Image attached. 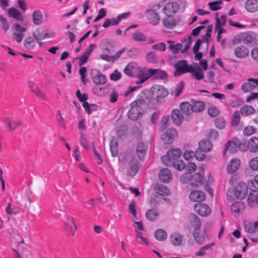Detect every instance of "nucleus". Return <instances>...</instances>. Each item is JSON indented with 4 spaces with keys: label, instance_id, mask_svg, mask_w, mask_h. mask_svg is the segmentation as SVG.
<instances>
[{
    "label": "nucleus",
    "instance_id": "1",
    "mask_svg": "<svg viewBox=\"0 0 258 258\" xmlns=\"http://www.w3.org/2000/svg\"><path fill=\"white\" fill-rule=\"evenodd\" d=\"M182 153L180 148H172L168 151L166 155L162 156L161 159L165 165L182 171L186 166V163L183 160L178 159Z\"/></svg>",
    "mask_w": 258,
    "mask_h": 258
},
{
    "label": "nucleus",
    "instance_id": "2",
    "mask_svg": "<svg viewBox=\"0 0 258 258\" xmlns=\"http://www.w3.org/2000/svg\"><path fill=\"white\" fill-rule=\"evenodd\" d=\"M249 147L246 140H240L238 137H234L225 144L223 154L225 155L227 151H229L231 154L236 153L238 151L245 152Z\"/></svg>",
    "mask_w": 258,
    "mask_h": 258
},
{
    "label": "nucleus",
    "instance_id": "3",
    "mask_svg": "<svg viewBox=\"0 0 258 258\" xmlns=\"http://www.w3.org/2000/svg\"><path fill=\"white\" fill-rule=\"evenodd\" d=\"M248 193L247 186L244 182H240L235 187H230L227 191V199H243Z\"/></svg>",
    "mask_w": 258,
    "mask_h": 258
},
{
    "label": "nucleus",
    "instance_id": "4",
    "mask_svg": "<svg viewBox=\"0 0 258 258\" xmlns=\"http://www.w3.org/2000/svg\"><path fill=\"white\" fill-rule=\"evenodd\" d=\"M151 77H154L155 79L164 80L168 78L167 73L160 69H149L145 74L140 76V80L137 82V84H140L147 80Z\"/></svg>",
    "mask_w": 258,
    "mask_h": 258
},
{
    "label": "nucleus",
    "instance_id": "5",
    "mask_svg": "<svg viewBox=\"0 0 258 258\" xmlns=\"http://www.w3.org/2000/svg\"><path fill=\"white\" fill-rule=\"evenodd\" d=\"M175 71L174 73V76H179L188 72L194 71V67L191 64H187V61L185 59L178 60L174 65Z\"/></svg>",
    "mask_w": 258,
    "mask_h": 258
},
{
    "label": "nucleus",
    "instance_id": "6",
    "mask_svg": "<svg viewBox=\"0 0 258 258\" xmlns=\"http://www.w3.org/2000/svg\"><path fill=\"white\" fill-rule=\"evenodd\" d=\"M139 96L149 107L153 108L155 105H156L154 93L151 90H145L139 95Z\"/></svg>",
    "mask_w": 258,
    "mask_h": 258
},
{
    "label": "nucleus",
    "instance_id": "7",
    "mask_svg": "<svg viewBox=\"0 0 258 258\" xmlns=\"http://www.w3.org/2000/svg\"><path fill=\"white\" fill-rule=\"evenodd\" d=\"M177 136L176 130L173 127H170L162 134L161 139L163 144L168 145L171 144Z\"/></svg>",
    "mask_w": 258,
    "mask_h": 258
},
{
    "label": "nucleus",
    "instance_id": "8",
    "mask_svg": "<svg viewBox=\"0 0 258 258\" xmlns=\"http://www.w3.org/2000/svg\"><path fill=\"white\" fill-rule=\"evenodd\" d=\"M188 181L189 184L194 187H198L202 185L206 179L204 171L202 170V173H195L187 177Z\"/></svg>",
    "mask_w": 258,
    "mask_h": 258
},
{
    "label": "nucleus",
    "instance_id": "9",
    "mask_svg": "<svg viewBox=\"0 0 258 258\" xmlns=\"http://www.w3.org/2000/svg\"><path fill=\"white\" fill-rule=\"evenodd\" d=\"M91 78L93 83L97 85H103L107 82V78L105 75L96 69H92L91 72Z\"/></svg>",
    "mask_w": 258,
    "mask_h": 258
},
{
    "label": "nucleus",
    "instance_id": "10",
    "mask_svg": "<svg viewBox=\"0 0 258 258\" xmlns=\"http://www.w3.org/2000/svg\"><path fill=\"white\" fill-rule=\"evenodd\" d=\"M194 209L196 213L203 217L207 216L211 213L210 207L208 205L201 202L196 204L194 205Z\"/></svg>",
    "mask_w": 258,
    "mask_h": 258
},
{
    "label": "nucleus",
    "instance_id": "11",
    "mask_svg": "<svg viewBox=\"0 0 258 258\" xmlns=\"http://www.w3.org/2000/svg\"><path fill=\"white\" fill-rule=\"evenodd\" d=\"M179 9V6L176 2H171L167 3L163 8V11L166 16H172L177 12Z\"/></svg>",
    "mask_w": 258,
    "mask_h": 258
},
{
    "label": "nucleus",
    "instance_id": "12",
    "mask_svg": "<svg viewBox=\"0 0 258 258\" xmlns=\"http://www.w3.org/2000/svg\"><path fill=\"white\" fill-rule=\"evenodd\" d=\"M206 195L205 192L199 190H194L189 194L190 200L194 202L201 203L206 199Z\"/></svg>",
    "mask_w": 258,
    "mask_h": 258
},
{
    "label": "nucleus",
    "instance_id": "13",
    "mask_svg": "<svg viewBox=\"0 0 258 258\" xmlns=\"http://www.w3.org/2000/svg\"><path fill=\"white\" fill-rule=\"evenodd\" d=\"M148 147L143 142L138 143L136 147V153L139 159L141 160H144L147 154Z\"/></svg>",
    "mask_w": 258,
    "mask_h": 258
},
{
    "label": "nucleus",
    "instance_id": "14",
    "mask_svg": "<svg viewBox=\"0 0 258 258\" xmlns=\"http://www.w3.org/2000/svg\"><path fill=\"white\" fill-rule=\"evenodd\" d=\"M131 109L128 111V117L133 120H136L141 117L143 114L142 110L130 105Z\"/></svg>",
    "mask_w": 258,
    "mask_h": 258
},
{
    "label": "nucleus",
    "instance_id": "15",
    "mask_svg": "<svg viewBox=\"0 0 258 258\" xmlns=\"http://www.w3.org/2000/svg\"><path fill=\"white\" fill-rule=\"evenodd\" d=\"M173 122L176 125L179 126L183 120V116L181 111L178 109H173L171 113Z\"/></svg>",
    "mask_w": 258,
    "mask_h": 258
},
{
    "label": "nucleus",
    "instance_id": "16",
    "mask_svg": "<svg viewBox=\"0 0 258 258\" xmlns=\"http://www.w3.org/2000/svg\"><path fill=\"white\" fill-rule=\"evenodd\" d=\"M168 94V91L167 89L162 86H159L157 90L154 93V98L156 104L161 102V99L166 97Z\"/></svg>",
    "mask_w": 258,
    "mask_h": 258
},
{
    "label": "nucleus",
    "instance_id": "17",
    "mask_svg": "<svg viewBox=\"0 0 258 258\" xmlns=\"http://www.w3.org/2000/svg\"><path fill=\"white\" fill-rule=\"evenodd\" d=\"M249 50L244 45L237 46L234 50V54L237 58H245L249 54Z\"/></svg>",
    "mask_w": 258,
    "mask_h": 258
},
{
    "label": "nucleus",
    "instance_id": "18",
    "mask_svg": "<svg viewBox=\"0 0 258 258\" xmlns=\"http://www.w3.org/2000/svg\"><path fill=\"white\" fill-rule=\"evenodd\" d=\"M159 179L165 183H168L172 179L171 171L167 168L162 169L159 173Z\"/></svg>",
    "mask_w": 258,
    "mask_h": 258
},
{
    "label": "nucleus",
    "instance_id": "19",
    "mask_svg": "<svg viewBox=\"0 0 258 258\" xmlns=\"http://www.w3.org/2000/svg\"><path fill=\"white\" fill-rule=\"evenodd\" d=\"M139 162L135 159H133L130 161V167L127 170V175L134 176L138 172L140 168Z\"/></svg>",
    "mask_w": 258,
    "mask_h": 258
},
{
    "label": "nucleus",
    "instance_id": "20",
    "mask_svg": "<svg viewBox=\"0 0 258 258\" xmlns=\"http://www.w3.org/2000/svg\"><path fill=\"white\" fill-rule=\"evenodd\" d=\"M240 161L238 158L232 159L227 166V172L232 174L236 172L240 167Z\"/></svg>",
    "mask_w": 258,
    "mask_h": 258
},
{
    "label": "nucleus",
    "instance_id": "21",
    "mask_svg": "<svg viewBox=\"0 0 258 258\" xmlns=\"http://www.w3.org/2000/svg\"><path fill=\"white\" fill-rule=\"evenodd\" d=\"M213 146L211 142L208 139H203L199 143V148L204 153L211 151L213 149Z\"/></svg>",
    "mask_w": 258,
    "mask_h": 258
},
{
    "label": "nucleus",
    "instance_id": "22",
    "mask_svg": "<svg viewBox=\"0 0 258 258\" xmlns=\"http://www.w3.org/2000/svg\"><path fill=\"white\" fill-rule=\"evenodd\" d=\"M190 225L195 228L194 230H199L201 227V221L200 218L195 214H190L188 217Z\"/></svg>",
    "mask_w": 258,
    "mask_h": 258
},
{
    "label": "nucleus",
    "instance_id": "23",
    "mask_svg": "<svg viewBox=\"0 0 258 258\" xmlns=\"http://www.w3.org/2000/svg\"><path fill=\"white\" fill-rule=\"evenodd\" d=\"M148 20L153 25L156 26L160 20V16L157 12L154 10L148 11Z\"/></svg>",
    "mask_w": 258,
    "mask_h": 258
},
{
    "label": "nucleus",
    "instance_id": "24",
    "mask_svg": "<svg viewBox=\"0 0 258 258\" xmlns=\"http://www.w3.org/2000/svg\"><path fill=\"white\" fill-rule=\"evenodd\" d=\"M246 10L249 12H255L258 10V0H247L245 4Z\"/></svg>",
    "mask_w": 258,
    "mask_h": 258
},
{
    "label": "nucleus",
    "instance_id": "25",
    "mask_svg": "<svg viewBox=\"0 0 258 258\" xmlns=\"http://www.w3.org/2000/svg\"><path fill=\"white\" fill-rule=\"evenodd\" d=\"M182 239L183 236L176 232L171 234L169 236L170 243L175 246H178L181 244Z\"/></svg>",
    "mask_w": 258,
    "mask_h": 258
},
{
    "label": "nucleus",
    "instance_id": "26",
    "mask_svg": "<svg viewBox=\"0 0 258 258\" xmlns=\"http://www.w3.org/2000/svg\"><path fill=\"white\" fill-rule=\"evenodd\" d=\"M163 26L168 29H172L176 26V22L173 16H167L163 19Z\"/></svg>",
    "mask_w": 258,
    "mask_h": 258
},
{
    "label": "nucleus",
    "instance_id": "27",
    "mask_svg": "<svg viewBox=\"0 0 258 258\" xmlns=\"http://www.w3.org/2000/svg\"><path fill=\"white\" fill-rule=\"evenodd\" d=\"M191 109L192 112H199L203 111L205 107V104L203 101L194 100L191 99Z\"/></svg>",
    "mask_w": 258,
    "mask_h": 258
},
{
    "label": "nucleus",
    "instance_id": "28",
    "mask_svg": "<svg viewBox=\"0 0 258 258\" xmlns=\"http://www.w3.org/2000/svg\"><path fill=\"white\" fill-rule=\"evenodd\" d=\"M156 192L161 196H168L170 194V190L166 186L163 184H157L154 187Z\"/></svg>",
    "mask_w": 258,
    "mask_h": 258
},
{
    "label": "nucleus",
    "instance_id": "29",
    "mask_svg": "<svg viewBox=\"0 0 258 258\" xmlns=\"http://www.w3.org/2000/svg\"><path fill=\"white\" fill-rule=\"evenodd\" d=\"M8 14L9 17H11L19 21H23V17L21 13L16 8H11L8 11Z\"/></svg>",
    "mask_w": 258,
    "mask_h": 258
},
{
    "label": "nucleus",
    "instance_id": "30",
    "mask_svg": "<svg viewBox=\"0 0 258 258\" xmlns=\"http://www.w3.org/2000/svg\"><path fill=\"white\" fill-rule=\"evenodd\" d=\"M136 67L137 64L135 62H130L126 65L123 72L126 75L130 77H133L135 74Z\"/></svg>",
    "mask_w": 258,
    "mask_h": 258
},
{
    "label": "nucleus",
    "instance_id": "31",
    "mask_svg": "<svg viewBox=\"0 0 258 258\" xmlns=\"http://www.w3.org/2000/svg\"><path fill=\"white\" fill-rule=\"evenodd\" d=\"M145 216L147 220L153 222L158 219L159 213L155 209H150L146 212Z\"/></svg>",
    "mask_w": 258,
    "mask_h": 258
},
{
    "label": "nucleus",
    "instance_id": "32",
    "mask_svg": "<svg viewBox=\"0 0 258 258\" xmlns=\"http://www.w3.org/2000/svg\"><path fill=\"white\" fill-rule=\"evenodd\" d=\"M245 207L244 203L242 201H238L233 203L231 207L232 213H238L244 210Z\"/></svg>",
    "mask_w": 258,
    "mask_h": 258
},
{
    "label": "nucleus",
    "instance_id": "33",
    "mask_svg": "<svg viewBox=\"0 0 258 258\" xmlns=\"http://www.w3.org/2000/svg\"><path fill=\"white\" fill-rule=\"evenodd\" d=\"M248 143L249 146L248 149L250 152H255L258 150V138L256 137H253L251 138Z\"/></svg>",
    "mask_w": 258,
    "mask_h": 258
},
{
    "label": "nucleus",
    "instance_id": "34",
    "mask_svg": "<svg viewBox=\"0 0 258 258\" xmlns=\"http://www.w3.org/2000/svg\"><path fill=\"white\" fill-rule=\"evenodd\" d=\"M118 142L115 138H113L110 142V151L113 157L118 155Z\"/></svg>",
    "mask_w": 258,
    "mask_h": 258
},
{
    "label": "nucleus",
    "instance_id": "35",
    "mask_svg": "<svg viewBox=\"0 0 258 258\" xmlns=\"http://www.w3.org/2000/svg\"><path fill=\"white\" fill-rule=\"evenodd\" d=\"M180 108L182 112L186 115H189L192 112L191 104L187 102H183L180 103Z\"/></svg>",
    "mask_w": 258,
    "mask_h": 258
},
{
    "label": "nucleus",
    "instance_id": "36",
    "mask_svg": "<svg viewBox=\"0 0 258 258\" xmlns=\"http://www.w3.org/2000/svg\"><path fill=\"white\" fill-rule=\"evenodd\" d=\"M33 21L36 25H40L42 22L43 15L42 13L39 11H35L33 13Z\"/></svg>",
    "mask_w": 258,
    "mask_h": 258
},
{
    "label": "nucleus",
    "instance_id": "37",
    "mask_svg": "<svg viewBox=\"0 0 258 258\" xmlns=\"http://www.w3.org/2000/svg\"><path fill=\"white\" fill-rule=\"evenodd\" d=\"M154 235L155 238L159 241H163L165 240L167 237L166 232L162 229H159L155 231Z\"/></svg>",
    "mask_w": 258,
    "mask_h": 258
},
{
    "label": "nucleus",
    "instance_id": "38",
    "mask_svg": "<svg viewBox=\"0 0 258 258\" xmlns=\"http://www.w3.org/2000/svg\"><path fill=\"white\" fill-rule=\"evenodd\" d=\"M255 111L254 108L251 105H245L240 109V113L245 116L254 114Z\"/></svg>",
    "mask_w": 258,
    "mask_h": 258
},
{
    "label": "nucleus",
    "instance_id": "39",
    "mask_svg": "<svg viewBox=\"0 0 258 258\" xmlns=\"http://www.w3.org/2000/svg\"><path fill=\"white\" fill-rule=\"evenodd\" d=\"M214 124L217 128L222 130L225 127L226 121L224 117H219L215 119Z\"/></svg>",
    "mask_w": 258,
    "mask_h": 258
},
{
    "label": "nucleus",
    "instance_id": "40",
    "mask_svg": "<svg viewBox=\"0 0 258 258\" xmlns=\"http://www.w3.org/2000/svg\"><path fill=\"white\" fill-rule=\"evenodd\" d=\"M191 73L197 80H200L204 78L203 71L199 66H197L196 68H194V71Z\"/></svg>",
    "mask_w": 258,
    "mask_h": 258
},
{
    "label": "nucleus",
    "instance_id": "41",
    "mask_svg": "<svg viewBox=\"0 0 258 258\" xmlns=\"http://www.w3.org/2000/svg\"><path fill=\"white\" fill-rule=\"evenodd\" d=\"M193 235L196 242L199 244H203L205 240V236L198 230H194Z\"/></svg>",
    "mask_w": 258,
    "mask_h": 258
},
{
    "label": "nucleus",
    "instance_id": "42",
    "mask_svg": "<svg viewBox=\"0 0 258 258\" xmlns=\"http://www.w3.org/2000/svg\"><path fill=\"white\" fill-rule=\"evenodd\" d=\"M247 202L251 207H254L256 204L258 205V194L254 195L250 193L247 198Z\"/></svg>",
    "mask_w": 258,
    "mask_h": 258
},
{
    "label": "nucleus",
    "instance_id": "43",
    "mask_svg": "<svg viewBox=\"0 0 258 258\" xmlns=\"http://www.w3.org/2000/svg\"><path fill=\"white\" fill-rule=\"evenodd\" d=\"M132 39L138 42L145 41L147 40V38L145 35L138 31H136L133 34Z\"/></svg>",
    "mask_w": 258,
    "mask_h": 258
},
{
    "label": "nucleus",
    "instance_id": "44",
    "mask_svg": "<svg viewBox=\"0 0 258 258\" xmlns=\"http://www.w3.org/2000/svg\"><path fill=\"white\" fill-rule=\"evenodd\" d=\"M120 23L119 20L118 19V17L116 18L110 19H106L102 25V26L106 28L110 26H116Z\"/></svg>",
    "mask_w": 258,
    "mask_h": 258
},
{
    "label": "nucleus",
    "instance_id": "45",
    "mask_svg": "<svg viewBox=\"0 0 258 258\" xmlns=\"http://www.w3.org/2000/svg\"><path fill=\"white\" fill-rule=\"evenodd\" d=\"M24 45L28 49L31 50L33 49L35 46V42L34 38L30 36L26 38L24 41Z\"/></svg>",
    "mask_w": 258,
    "mask_h": 258
},
{
    "label": "nucleus",
    "instance_id": "46",
    "mask_svg": "<svg viewBox=\"0 0 258 258\" xmlns=\"http://www.w3.org/2000/svg\"><path fill=\"white\" fill-rule=\"evenodd\" d=\"M256 87H257V85H256V84L251 82L244 83L241 88L242 90L244 92H248L252 90H253Z\"/></svg>",
    "mask_w": 258,
    "mask_h": 258
},
{
    "label": "nucleus",
    "instance_id": "47",
    "mask_svg": "<svg viewBox=\"0 0 258 258\" xmlns=\"http://www.w3.org/2000/svg\"><path fill=\"white\" fill-rule=\"evenodd\" d=\"M240 118L241 117L239 111H235L232 116L231 125L233 126H237L240 121Z\"/></svg>",
    "mask_w": 258,
    "mask_h": 258
},
{
    "label": "nucleus",
    "instance_id": "48",
    "mask_svg": "<svg viewBox=\"0 0 258 258\" xmlns=\"http://www.w3.org/2000/svg\"><path fill=\"white\" fill-rule=\"evenodd\" d=\"M205 153L203 151H202L198 148V149L195 152V157L197 160L199 161H203L206 158Z\"/></svg>",
    "mask_w": 258,
    "mask_h": 258
},
{
    "label": "nucleus",
    "instance_id": "49",
    "mask_svg": "<svg viewBox=\"0 0 258 258\" xmlns=\"http://www.w3.org/2000/svg\"><path fill=\"white\" fill-rule=\"evenodd\" d=\"M256 131V129L252 126H247L244 128L243 131L244 135L247 136L251 135L255 133Z\"/></svg>",
    "mask_w": 258,
    "mask_h": 258
},
{
    "label": "nucleus",
    "instance_id": "50",
    "mask_svg": "<svg viewBox=\"0 0 258 258\" xmlns=\"http://www.w3.org/2000/svg\"><path fill=\"white\" fill-rule=\"evenodd\" d=\"M208 114L211 117H216L220 113L219 109L215 106H211L208 110Z\"/></svg>",
    "mask_w": 258,
    "mask_h": 258
},
{
    "label": "nucleus",
    "instance_id": "51",
    "mask_svg": "<svg viewBox=\"0 0 258 258\" xmlns=\"http://www.w3.org/2000/svg\"><path fill=\"white\" fill-rule=\"evenodd\" d=\"M182 47L181 43H177L176 44H171L169 45V48L172 51V53L176 54L179 52Z\"/></svg>",
    "mask_w": 258,
    "mask_h": 258
},
{
    "label": "nucleus",
    "instance_id": "52",
    "mask_svg": "<svg viewBox=\"0 0 258 258\" xmlns=\"http://www.w3.org/2000/svg\"><path fill=\"white\" fill-rule=\"evenodd\" d=\"M0 21L2 23L3 30L5 32H7L10 28V25L7 19L2 15H0Z\"/></svg>",
    "mask_w": 258,
    "mask_h": 258
},
{
    "label": "nucleus",
    "instance_id": "53",
    "mask_svg": "<svg viewBox=\"0 0 258 258\" xmlns=\"http://www.w3.org/2000/svg\"><path fill=\"white\" fill-rule=\"evenodd\" d=\"M145 104L144 103V102L142 101V100L140 98V97L138 96L137 97V99L133 101L130 105L136 107L137 108H139L140 109L142 110V106L145 105Z\"/></svg>",
    "mask_w": 258,
    "mask_h": 258
},
{
    "label": "nucleus",
    "instance_id": "54",
    "mask_svg": "<svg viewBox=\"0 0 258 258\" xmlns=\"http://www.w3.org/2000/svg\"><path fill=\"white\" fill-rule=\"evenodd\" d=\"M67 226L70 228L72 231V235H74L75 231L77 229L76 225L75 223L74 219L73 218H69L68 221L67 222Z\"/></svg>",
    "mask_w": 258,
    "mask_h": 258
},
{
    "label": "nucleus",
    "instance_id": "55",
    "mask_svg": "<svg viewBox=\"0 0 258 258\" xmlns=\"http://www.w3.org/2000/svg\"><path fill=\"white\" fill-rule=\"evenodd\" d=\"M185 169H186L187 173H190L196 170L197 165L194 162H188L187 164H186Z\"/></svg>",
    "mask_w": 258,
    "mask_h": 258
},
{
    "label": "nucleus",
    "instance_id": "56",
    "mask_svg": "<svg viewBox=\"0 0 258 258\" xmlns=\"http://www.w3.org/2000/svg\"><path fill=\"white\" fill-rule=\"evenodd\" d=\"M208 137L210 140L215 141L218 138L219 133L215 129H211L209 132Z\"/></svg>",
    "mask_w": 258,
    "mask_h": 258
},
{
    "label": "nucleus",
    "instance_id": "57",
    "mask_svg": "<svg viewBox=\"0 0 258 258\" xmlns=\"http://www.w3.org/2000/svg\"><path fill=\"white\" fill-rule=\"evenodd\" d=\"M7 122L9 127L11 131L14 130L19 125L21 124L20 121H10L8 119H7Z\"/></svg>",
    "mask_w": 258,
    "mask_h": 258
},
{
    "label": "nucleus",
    "instance_id": "58",
    "mask_svg": "<svg viewBox=\"0 0 258 258\" xmlns=\"http://www.w3.org/2000/svg\"><path fill=\"white\" fill-rule=\"evenodd\" d=\"M160 201L159 197L156 195L151 197L149 200V204L152 207H156Z\"/></svg>",
    "mask_w": 258,
    "mask_h": 258
},
{
    "label": "nucleus",
    "instance_id": "59",
    "mask_svg": "<svg viewBox=\"0 0 258 258\" xmlns=\"http://www.w3.org/2000/svg\"><path fill=\"white\" fill-rule=\"evenodd\" d=\"M169 120V116L168 115L164 116L162 120V125L160 127L161 132L163 131L168 126Z\"/></svg>",
    "mask_w": 258,
    "mask_h": 258
},
{
    "label": "nucleus",
    "instance_id": "60",
    "mask_svg": "<svg viewBox=\"0 0 258 258\" xmlns=\"http://www.w3.org/2000/svg\"><path fill=\"white\" fill-rule=\"evenodd\" d=\"M243 102V101L241 99H237L236 100H230L229 102V105L232 107H237L241 105Z\"/></svg>",
    "mask_w": 258,
    "mask_h": 258
},
{
    "label": "nucleus",
    "instance_id": "61",
    "mask_svg": "<svg viewBox=\"0 0 258 258\" xmlns=\"http://www.w3.org/2000/svg\"><path fill=\"white\" fill-rule=\"evenodd\" d=\"M248 185L249 189L254 192L258 190V183L255 181L254 179L248 181Z\"/></svg>",
    "mask_w": 258,
    "mask_h": 258
},
{
    "label": "nucleus",
    "instance_id": "62",
    "mask_svg": "<svg viewBox=\"0 0 258 258\" xmlns=\"http://www.w3.org/2000/svg\"><path fill=\"white\" fill-rule=\"evenodd\" d=\"M249 164L253 170H258V157H256L250 160Z\"/></svg>",
    "mask_w": 258,
    "mask_h": 258
},
{
    "label": "nucleus",
    "instance_id": "63",
    "mask_svg": "<svg viewBox=\"0 0 258 258\" xmlns=\"http://www.w3.org/2000/svg\"><path fill=\"white\" fill-rule=\"evenodd\" d=\"M121 73L115 70L113 73L110 75V78L111 80L114 81H117L121 79Z\"/></svg>",
    "mask_w": 258,
    "mask_h": 258
},
{
    "label": "nucleus",
    "instance_id": "64",
    "mask_svg": "<svg viewBox=\"0 0 258 258\" xmlns=\"http://www.w3.org/2000/svg\"><path fill=\"white\" fill-rule=\"evenodd\" d=\"M184 88V83L182 81L180 82L175 88V96H179L183 91Z\"/></svg>",
    "mask_w": 258,
    "mask_h": 258
}]
</instances>
